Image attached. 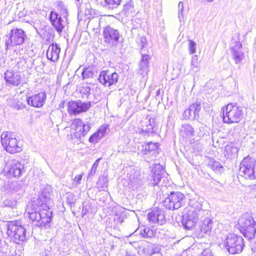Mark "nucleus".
<instances>
[{
	"mask_svg": "<svg viewBox=\"0 0 256 256\" xmlns=\"http://www.w3.org/2000/svg\"><path fill=\"white\" fill-rule=\"evenodd\" d=\"M52 192L50 186H46L42 190L38 198L31 205H28L26 210L33 226L42 227L51 221L52 215V212L50 208L52 203Z\"/></svg>",
	"mask_w": 256,
	"mask_h": 256,
	"instance_id": "nucleus-1",
	"label": "nucleus"
},
{
	"mask_svg": "<svg viewBox=\"0 0 256 256\" xmlns=\"http://www.w3.org/2000/svg\"><path fill=\"white\" fill-rule=\"evenodd\" d=\"M202 206V205L198 200H190V206L185 210L182 218V224L186 229L192 230L195 226L199 216L204 212Z\"/></svg>",
	"mask_w": 256,
	"mask_h": 256,
	"instance_id": "nucleus-2",
	"label": "nucleus"
},
{
	"mask_svg": "<svg viewBox=\"0 0 256 256\" xmlns=\"http://www.w3.org/2000/svg\"><path fill=\"white\" fill-rule=\"evenodd\" d=\"M28 226L22 225L20 222H10L7 224V234L14 242L20 244L28 240L30 234L27 232Z\"/></svg>",
	"mask_w": 256,
	"mask_h": 256,
	"instance_id": "nucleus-3",
	"label": "nucleus"
},
{
	"mask_svg": "<svg viewBox=\"0 0 256 256\" xmlns=\"http://www.w3.org/2000/svg\"><path fill=\"white\" fill-rule=\"evenodd\" d=\"M222 110L223 120L225 123H238L242 119V108L236 103H230L223 107Z\"/></svg>",
	"mask_w": 256,
	"mask_h": 256,
	"instance_id": "nucleus-4",
	"label": "nucleus"
},
{
	"mask_svg": "<svg viewBox=\"0 0 256 256\" xmlns=\"http://www.w3.org/2000/svg\"><path fill=\"white\" fill-rule=\"evenodd\" d=\"M238 224L240 232L244 237L250 240L254 236L256 222L250 214H243L238 219Z\"/></svg>",
	"mask_w": 256,
	"mask_h": 256,
	"instance_id": "nucleus-5",
	"label": "nucleus"
},
{
	"mask_svg": "<svg viewBox=\"0 0 256 256\" xmlns=\"http://www.w3.org/2000/svg\"><path fill=\"white\" fill-rule=\"evenodd\" d=\"M26 38V34L23 30L13 28L4 38L6 50H8L14 46L22 44Z\"/></svg>",
	"mask_w": 256,
	"mask_h": 256,
	"instance_id": "nucleus-6",
	"label": "nucleus"
},
{
	"mask_svg": "<svg viewBox=\"0 0 256 256\" xmlns=\"http://www.w3.org/2000/svg\"><path fill=\"white\" fill-rule=\"evenodd\" d=\"M224 245L230 254H240L244 246V239L241 236L230 234L224 240Z\"/></svg>",
	"mask_w": 256,
	"mask_h": 256,
	"instance_id": "nucleus-7",
	"label": "nucleus"
},
{
	"mask_svg": "<svg viewBox=\"0 0 256 256\" xmlns=\"http://www.w3.org/2000/svg\"><path fill=\"white\" fill-rule=\"evenodd\" d=\"M239 174L246 179L256 178V162L250 157L245 158L241 162Z\"/></svg>",
	"mask_w": 256,
	"mask_h": 256,
	"instance_id": "nucleus-8",
	"label": "nucleus"
},
{
	"mask_svg": "<svg viewBox=\"0 0 256 256\" xmlns=\"http://www.w3.org/2000/svg\"><path fill=\"white\" fill-rule=\"evenodd\" d=\"M71 127V138L72 139H76L78 142H82V138L87 134L91 128L90 124H84L80 118L74 120Z\"/></svg>",
	"mask_w": 256,
	"mask_h": 256,
	"instance_id": "nucleus-9",
	"label": "nucleus"
},
{
	"mask_svg": "<svg viewBox=\"0 0 256 256\" xmlns=\"http://www.w3.org/2000/svg\"><path fill=\"white\" fill-rule=\"evenodd\" d=\"M1 142L4 148L9 153L14 154L22 150L20 142L11 134L3 132L1 134Z\"/></svg>",
	"mask_w": 256,
	"mask_h": 256,
	"instance_id": "nucleus-10",
	"label": "nucleus"
},
{
	"mask_svg": "<svg viewBox=\"0 0 256 256\" xmlns=\"http://www.w3.org/2000/svg\"><path fill=\"white\" fill-rule=\"evenodd\" d=\"M185 196L179 192H171L164 201V205L170 210H176L183 206Z\"/></svg>",
	"mask_w": 256,
	"mask_h": 256,
	"instance_id": "nucleus-11",
	"label": "nucleus"
},
{
	"mask_svg": "<svg viewBox=\"0 0 256 256\" xmlns=\"http://www.w3.org/2000/svg\"><path fill=\"white\" fill-rule=\"evenodd\" d=\"M92 102H82L80 100H72L68 104V112L70 115L77 116L87 112L92 107Z\"/></svg>",
	"mask_w": 256,
	"mask_h": 256,
	"instance_id": "nucleus-12",
	"label": "nucleus"
},
{
	"mask_svg": "<svg viewBox=\"0 0 256 256\" xmlns=\"http://www.w3.org/2000/svg\"><path fill=\"white\" fill-rule=\"evenodd\" d=\"M24 171V165L16 160H11L4 169L6 176L9 178H19Z\"/></svg>",
	"mask_w": 256,
	"mask_h": 256,
	"instance_id": "nucleus-13",
	"label": "nucleus"
},
{
	"mask_svg": "<svg viewBox=\"0 0 256 256\" xmlns=\"http://www.w3.org/2000/svg\"><path fill=\"white\" fill-rule=\"evenodd\" d=\"M104 42L112 46H116L118 42H122V38L117 30L108 26L103 30Z\"/></svg>",
	"mask_w": 256,
	"mask_h": 256,
	"instance_id": "nucleus-14",
	"label": "nucleus"
},
{
	"mask_svg": "<svg viewBox=\"0 0 256 256\" xmlns=\"http://www.w3.org/2000/svg\"><path fill=\"white\" fill-rule=\"evenodd\" d=\"M230 50L232 59L236 64L242 63L244 58V52L242 50V44L240 41L232 40Z\"/></svg>",
	"mask_w": 256,
	"mask_h": 256,
	"instance_id": "nucleus-15",
	"label": "nucleus"
},
{
	"mask_svg": "<svg viewBox=\"0 0 256 256\" xmlns=\"http://www.w3.org/2000/svg\"><path fill=\"white\" fill-rule=\"evenodd\" d=\"M118 74L116 72H112L109 70L102 71L98 78V81L106 86H110L118 82Z\"/></svg>",
	"mask_w": 256,
	"mask_h": 256,
	"instance_id": "nucleus-16",
	"label": "nucleus"
},
{
	"mask_svg": "<svg viewBox=\"0 0 256 256\" xmlns=\"http://www.w3.org/2000/svg\"><path fill=\"white\" fill-rule=\"evenodd\" d=\"M164 170L160 164H155L152 168L151 174L148 177L149 184L153 186H158Z\"/></svg>",
	"mask_w": 256,
	"mask_h": 256,
	"instance_id": "nucleus-17",
	"label": "nucleus"
},
{
	"mask_svg": "<svg viewBox=\"0 0 256 256\" xmlns=\"http://www.w3.org/2000/svg\"><path fill=\"white\" fill-rule=\"evenodd\" d=\"M4 78L6 84L12 86H17L23 84L20 72H14L12 70H8L4 75Z\"/></svg>",
	"mask_w": 256,
	"mask_h": 256,
	"instance_id": "nucleus-18",
	"label": "nucleus"
},
{
	"mask_svg": "<svg viewBox=\"0 0 256 256\" xmlns=\"http://www.w3.org/2000/svg\"><path fill=\"white\" fill-rule=\"evenodd\" d=\"M46 95L44 92H40L38 94L28 96L26 98L28 104L34 108L42 107L46 100Z\"/></svg>",
	"mask_w": 256,
	"mask_h": 256,
	"instance_id": "nucleus-19",
	"label": "nucleus"
},
{
	"mask_svg": "<svg viewBox=\"0 0 256 256\" xmlns=\"http://www.w3.org/2000/svg\"><path fill=\"white\" fill-rule=\"evenodd\" d=\"M212 222V220L209 218H205L196 230L197 236L201 238L204 237L205 235H209L211 232Z\"/></svg>",
	"mask_w": 256,
	"mask_h": 256,
	"instance_id": "nucleus-20",
	"label": "nucleus"
},
{
	"mask_svg": "<svg viewBox=\"0 0 256 256\" xmlns=\"http://www.w3.org/2000/svg\"><path fill=\"white\" fill-rule=\"evenodd\" d=\"M148 221L152 223H157L160 225L166 222V219L163 212L158 208H154L148 214Z\"/></svg>",
	"mask_w": 256,
	"mask_h": 256,
	"instance_id": "nucleus-21",
	"label": "nucleus"
},
{
	"mask_svg": "<svg viewBox=\"0 0 256 256\" xmlns=\"http://www.w3.org/2000/svg\"><path fill=\"white\" fill-rule=\"evenodd\" d=\"M49 19L52 25L54 28L56 32L60 34L65 27V22L58 14L54 11L50 12Z\"/></svg>",
	"mask_w": 256,
	"mask_h": 256,
	"instance_id": "nucleus-22",
	"label": "nucleus"
},
{
	"mask_svg": "<svg viewBox=\"0 0 256 256\" xmlns=\"http://www.w3.org/2000/svg\"><path fill=\"white\" fill-rule=\"evenodd\" d=\"M21 186L18 182L7 181L4 182L1 187V191L5 194H12L20 188Z\"/></svg>",
	"mask_w": 256,
	"mask_h": 256,
	"instance_id": "nucleus-23",
	"label": "nucleus"
},
{
	"mask_svg": "<svg viewBox=\"0 0 256 256\" xmlns=\"http://www.w3.org/2000/svg\"><path fill=\"white\" fill-rule=\"evenodd\" d=\"M60 48L56 43L50 44L47 50L46 57L48 60L56 62L60 57Z\"/></svg>",
	"mask_w": 256,
	"mask_h": 256,
	"instance_id": "nucleus-24",
	"label": "nucleus"
},
{
	"mask_svg": "<svg viewBox=\"0 0 256 256\" xmlns=\"http://www.w3.org/2000/svg\"><path fill=\"white\" fill-rule=\"evenodd\" d=\"M140 169L138 167H130L129 180L134 186L141 185L142 180H141Z\"/></svg>",
	"mask_w": 256,
	"mask_h": 256,
	"instance_id": "nucleus-25",
	"label": "nucleus"
},
{
	"mask_svg": "<svg viewBox=\"0 0 256 256\" xmlns=\"http://www.w3.org/2000/svg\"><path fill=\"white\" fill-rule=\"evenodd\" d=\"M142 55V60L140 63L138 73L142 76V78H144L146 76L148 72V60L150 58L149 55L146 54L142 53V51H140Z\"/></svg>",
	"mask_w": 256,
	"mask_h": 256,
	"instance_id": "nucleus-26",
	"label": "nucleus"
},
{
	"mask_svg": "<svg viewBox=\"0 0 256 256\" xmlns=\"http://www.w3.org/2000/svg\"><path fill=\"white\" fill-rule=\"evenodd\" d=\"M160 248L159 246H154L151 243H147L143 247V251L146 255L152 256L154 254H158Z\"/></svg>",
	"mask_w": 256,
	"mask_h": 256,
	"instance_id": "nucleus-27",
	"label": "nucleus"
},
{
	"mask_svg": "<svg viewBox=\"0 0 256 256\" xmlns=\"http://www.w3.org/2000/svg\"><path fill=\"white\" fill-rule=\"evenodd\" d=\"M180 132L182 136L190 138L194 135V130L190 124H184L182 126Z\"/></svg>",
	"mask_w": 256,
	"mask_h": 256,
	"instance_id": "nucleus-28",
	"label": "nucleus"
},
{
	"mask_svg": "<svg viewBox=\"0 0 256 256\" xmlns=\"http://www.w3.org/2000/svg\"><path fill=\"white\" fill-rule=\"evenodd\" d=\"M208 166L216 173L220 174L224 170V168L221 164L212 158L210 159Z\"/></svg>",
	"mask_w": 256,
	"mask_h": 256,
	"instance_id": "nucleus-29",
	"label": "nucleus"
},
{
	"mask_svg": "<svg viewBox=\"0 0 256 256\" xmlns=\"http://www.w3.org/2000/svg\"><path fill=\"white\" fill-rule=\"evenodd\" d=\"M145 123L144 125L142 126V130L143 132L149 134H152L154 126V122L153 119L150 118L146 120V121L144 122Z\"/></svg>",
	"mask_w": 256,
	"mask_h": 256,
	"instance_id": "nucleus-30",
	"label": "nucleus"
},
{
	"mask_svg": "<svg viewBox=\"0 0 256 256\" xmlns=\"http://www.w3.org/2000/svg\"><path fill=\"white\" fill-rule=\"evenodd\" d=\"M108 186V180L107 178L102 176L99 178L97 183L96 188L99 191L106 190Z\"/></svg>",
	"mask_w": 256,
	"mask_h": 256,
	"instance_id": "nucleus-31",
	"label": "nucleus"
},
{
	"mask_svg": "<svg viewBox=\"0 0 256 256\" xmlns=\"http://www.w3.org/2000/svg\"><path fill=\"white\" fill-rule=\"evenodd\" d=\"M238 152L236 147L231 144L226 145L224 148V154L227 158H232V157Z\"/></svg>",
	"mask_w": 256,
	"mask_h": 256,
	"instance_id": "nucleus-32",
	"label": "nucleus"
},
{
	"mask_svg": "<svg viewBox=\"0 0 256 256\" xmlns=\"http://www.w3.org/2000/svg\"><path fill=\"white\" fill-rule=\"evenodd\" d=\"M156 229H150V228H144L142 230H140V232L142 238H149L156 236Z\"/></svg>",
	"mask_w": 256,
	"mask_h": 256,
	"instance_id": "nucleus-33",
	"label": "nucleus"
},
{
	"mask_svg": "<svg viewBox=\"0 0 256 256\" xmlns=\"http://www.w3.org/2000/svg\"><path fill=\"white\" fill-rule=\"evenodd\" d=\"M182 116L183 118L186 120H193L196 118V115L190 106L188 109L184 112Z\"/></svg>",
	"mask_w": 256,
	"mask_h": 256,
	"instance_id": "nucleus-34",
	"label": "nucleus"
},
{
	"mask_svg": "<svg viewBox=\"0 0 256 256\" xmlns=\"http://www.w3.org/2000/svg\"><path fill=\"white\" fill-rule=\"evenodd\" d=\"M121 0H105V6L109 9H113L120 4Z\"/></svg>",
	"mask_w": 256,
	"mask_h": 256,
	"instance_id": "nucleus-35",
	"label": "nucleus"
},
{
	"mask_svg": "<svg viewBox=\"0 0 256 256\" xmlns=\"http://www.w3.org/2000/svg\"><path fill=\"white\" fill-rule=\"evenodd\" d=\"M67 194L66 202L70 207H72L77 200L76 196L74 194L70 192H68Z\"/></svg>",
	"mask_w": 256,
	"mask_h": 256,
	"instance_id": "nucleus-36",
	"label": "nucleus"
},
{
	"mask_svg": "<svg viewBox=\"0 0 256 256\" xmlns=\"http://www.w3.org/2000/svg\"><path fill=\"white\" fill-rule=\"evenodd\" d=\"M102 138V134H100L98 130L90 137L88 140L90 142L96 143L97 142Z\"/></svg>",
	"mask_w": 256,
	"mask_h": 256,
	"instance_id": "nucleus-37",
	"label": "nucleus"
},
{
	"mask_svg": "<svg viewBox=\"0 0 256 256\" xmlns=\"http://www.w3.org/2000/svg\"><path fill=\"white\" fill-rule=\"evenodd\" d=\"M192 68L195 72L198 70L199 64L198 62V58L196 55L192 56L191 61Z\"/></svg>",
	"mask_w": 256,
	"mask_h": 256,
	"instance_id": "nucleus-38",
	"label": "nucleus"
},
{
	"mask_svg": "<svg viewBox=\"0 0 256 256\" xmlns=\"http://www.w3.org/2000/svg\"><path fill=\"white\" fill-rule=\"evenodd\" d=\"M101 159V158H98L95 161V162H94L92 166L90 172L88 174V177L92 176L96 174L98 166L99 164V163Z\"/></svg>",
	"mask_w": 256,
	"mask_h": 256,
	"instance_id": "nucleus-39",
	"label": "nucleus"
},
{
	"mask_svg": "<svg viewBox=\"0 0 256 256\" xmlns=\"http://www.w3.org/2000/svg\"><path fill=\"white\" fill-rule=\"evenodd\" d=\"M94 73L90 68H86L82 72V76L84 79L92 78Z\"/></svg>",
	"mask_w": 256,
	"mask_h": 256,
	"instance_id": "nucleus-40",
	"label": "nucleus"
},
{
	"mask_svg": "<svg viewBox=\"0 0 256 256\" xmlns=\"http://www.w3.org/2000/svg\"><path fill=\"white\" fill-rule=\"evenodd\" d=\"M190 107L192 109V112H194L195 114L198 116V112L201 110L200 102H196L190 106Z\"/></svg>",
	"mask_w": 256,
	"mask_h": 256,
	"instance_id": "nucleus-41",
	"label": "nucleus"
},
{
	"mask_svg": "<svg viewBox=\"0 0 256 256\" xmlns=\"http://www.w3.org/2000/svg\"><path fill=\"white\" fill-rule=\"evenodd\" d=\"M188 50L190 54H194L196 52V44L192 40H188Z\"/></svg>",
	"mask_w": 256,
	"mask_h": 256,
	"instance_id": "nucleus-42",
	"label": "nucleus"
},
{
	"mask_svg": "<svg viewBox=\"0 0 256 256\" xmlns=\"http://www.w3.org/2000/svg\"><path fill=\"white\" fill-rule=\"evenodd\" d=\"M158 146L157 143L150 142L146 144V147H148L150 148V152L154 154L156 152V150H157Z\"/></svg>",
	"mask_w": 256,
	"mask_h": 256,
	"instance_id": "nucleus-43",
	"label": "nucleus"
},
{
	"mask_svg": "<svg viewBox=\"0 0 256 256\" xmlns=\"http://www.w3.org/2000/svg\"><path fill=\"white\" fill-rule=\"evenodd\" d=\"M80 93L82 95H86V98L90 94V88L89 86H82L80 90Z\"/></svg>",
	"mask_w": 256,
	"mask_h": 256,
	"instance_id": "nucleus-44",
	"label": "nucleus"
},
{
	"mask_svg": "<svg viewBox=\"0 0 256 256\" xmlns=\"http://www.w3.org/2000/svg\"><path fill=\"white\" fill-rule=\"evenodd\" d=\"M108 125H104L98 130V131L99 132L100 134H102V137H103L104 136V134L106 133L107 130H108Z\"/></svg>",
	"mask_w": 256,
	"mask_h": 256,
	"instance_id": "nucleus-45",
	"label": "nucleus"
},
{
	"mask_svg": "<svg viewBox=\"0 0 256 256\" xmlns=\"http://www.w3.org/2000/svg\"><path fill=\"white\" fill-rule=\"evenodd\" d=\"M94 11L91 8H86L85 10V14L86 16V18H90L91 17H94Z\"/></svg>",
	"mask_w": 256,
	"mask_h": 256,
	"instance_id": "nucleus-46",
	"label": "nucleus"
},
{
	"mask_svg": "<svg viewBox=\"0 0 256 256\" xmlns=\"http://www.w3.org/2000/svg\"><path fill=\"white\" fill-rule=\"evenodd\" d=\"M90 208V206L89 204H84L82 208V216H83L84 215H86L89 212V210Z\"/></svg>",
	"mask_w": 256,
	"mask_h": 256,
	"instance_id": "nucleus-47",
	"label": "nucleus"
},
{
	"mask_svg": "<svg viewBox=\"0 0 256 256\" xmlns=\"http://www.w3.org/2000/svg\"><path fill=\"white\" fill-rule=\"evenodd\" d=\"M82 178V174H80L78 175H77L75 176L74 180V186H78L79 184H80V181Z\"/></svg>",
	"mask_w": 256,
	"mask_h": 256,
	"instance_id": "nucleus-48",
	"label": "nucleus"
},
{
	"mask_svg": "<svg viewBox=\"0 0 256 256\" xmlns=\"http://www.w3.org/2000/svg\"><path fill=\"white\" fill-rule=\"evenodd\" d=\"M143 148L142 150V152L144 154H147L148 153H150V148L148 147H146V144H145V145H142Z\"/></svg>",
	"mask_w": 256,
	"mask_h": 256,
	"instance_id": "nucleus-49",
	"label": "nucleus"
},
{
	"mask_svg": "<svg viewBox=\"0 0 256 256\" xmlns=\"http://www.w3.org/2000/svg\"><path fill=\"white\" fill-rule=\"evenodd\" d=\"M4 204L6 206L12 207L14 205V202L10 200H6L3 202Z\"/></svg>",
	"mask_w": 256,
	"mask_h": 256,
	"instance_id": "nucleus-50",
	"label": "nucleus"
},
{
	"mask_svg": "<svg viewBox=\"0 0 256 256\" xmlns=\"http://www.w3.org/2000/svg\"><path fill=\"white\" fill-rule=\"evenodd\" d=\"M140 42H141V45H142V48H141V51L144 52V48L145 46L147 44L146 39L144 37H142L140 39Z\"/></svg>",
	"mask_w": 256,
	"mask_h": 256,
	"instance_id": "nucleus-51",
	"label": "nucleus"
},
{
	"mask_svg": "<svg viewBox=\"0 0 256 256\" xmlns=\"http://www.w3.org/2000/svg\"><path fill=\"white\" fill-rule=\"evenodd\" d=\"M201 256H212L210 251L207 249L204 250L201 254Z\"/></svg>",
	"mask_w": 256,
	"mask_h": 256,
	"instance_id": "nucleus-52",
	"label": "nucleus"
},
{
	"mask_svg": "<svg viewBox=\"0 0 256 256\" xmlns=\"http://www.w3.org/2000/svg\"><path fill=\"white\" fill-rule=\"evenodd\" d=\"M178 8L179 10L178 14L180 15V14H182V10H183V8H184L183 3L182 2H179L178 5Z\"/></svg>",
	"mask_w": 256,
	"mask_h": 256,
	"instance_id": "nucleus-53",
	"label": "nucleus"
},
{
	"mask_svg": "<svg viewBox=\"0 0 256 256\" xmlns=\"http://www.w3.org/2000/svg\"><path fill=\"white\" fill-rule=\"evenodd\" d=\"M204 128L203 127H201L200 128V132H198V136L200 137L204 135Z\"/></svg>",
	"mask_w": 256,
	"mask_h": 256,
	"instance_id": "nucleus-54",
	"label": "nucleus"
},
{
	"mask_svg": "<svg viewBox=\"0 0 256 256\" xmlns=\"http://www.w3.org/2000/svg\"><path fill=\"white\" fill-rule=\"evenodd\" d=\"M252 251L256 253V241H255L252 245Z\"/></svg>",
	"mask_w": 256,
	"mask_h": 256,
	"instance_id": "nucleus-55",
	"label": "nucleus"
},
{
	"mask_svg": "<svg viewBox=\"0 0 256 256\" xmlns=\"http://www.w3.org/2000/svg\"><path fill=\"white\" fill-rule=\"evenodd\" d=\"M137 90V88L131 89L130 92L129 91V93H130L132 96H133L135 94H136Z\"/></svg>",
	"mask_w": 256,
	"mask_h": 256,
	"instance_id": "nucleus-56",
	"label": "nucleus"
},
{
	"mask_svg": "<svg viewBox=\"0 0 256 256\" xmlns=\"http://www.w3.org/2000/svg\"><path fill=\"white\" fill-rule=\"evenodd\" d=\"M42 256H50L49 252L44 250L42 254Z\"/></svg>",
	"mask_w": 256,
	"mask_h": 256,
	"instance_id": "nucleus-57",
	"label": "nucleus"
},
{
	"mask_svg": "<svg viewBox=\"0 0 256 256\" xmlns=\"http://www.w3.org/2000/svg\"><path fill=\"white\" fill-rule=\"evenodd\" d=\"M6 256H20V255L17 254L16 251L12 252L10 254H8Z\"/></svg>",
	"mask_w": 256,
	"mask_h": 256,
	"instance_id": "nucleus-58",
	"label": "nucleus"
},
{
	"mask_svg": "<svg viewBox=\"0 0 256 256\" xmlns=\"http://www.w3.org/2000/svg\"><path fill=\"white\" fill-rule=\"evenodd\" d=\"M138 233V230H136L134 231L132 234L129 235V237L132 236L134 234L136 235Z\"/></svg>",
	"mask_w": 256,
	"mask_h": 256,
	"instance_id": "nucleus-59",
	"label": "nucleus"
},
{
	"mask_svg": "<svg viewBox=\"0 0 256 256\" xmlns=\"http://www.w3.org/2000/svg\"><path fill=\"white\" fill-rule=\"evenodd\" d=\"M129 216L134 217L135 216H136V214H135L134 211H132V214H129Z\"/></svg>",
	"mask_w": 256,
	"mask_h": 256,
	"instance_id": "nucleus-60",
	"label": "nucleus"
},
{
	"mask_svg": "<svg viewBox=\"0 0 256 256\" xmlns=\"http://www.w3.org/2000/svg\"><path fill=\"white\" fill-rule=\"evenodd\" d=\"M205 0L208 2H212V1H214V0Z\"/></svg>",
	"mask_w": 256,
	"mask_h": 256,
	"instance_id": "nucleus-61",
	"label": "nucleus"
},
{
	"mask_svg": "<svg viewBox=\"0 0 256 256\" xmlns=\"http://www.w3.org/2000/svg\"><path fill=\"white\" fill-rule=\"evenodd\" d=\"M160 90H157V92H156V94H157V95H158V94L160 93Z\"/></svg>",
	"mask_w": 256,
	"mask_h": 256,
	"instance_id": "nucleus-62",
	"label": "nucleus"
},
{
	"mask_svg": "<svg viewBox=\"0 0 256 256\" xmlns=\"http://www.w3.org/2000/svg\"><path fill=\"white\" fill-rule=\"evenodd\" d=\"M120 220L121 222H123V220L122 219L120 218Z\"/></svg>",
	"mask_w": 256,
	"mask_h": 256,
	"instance_id": "nucleus-63",
	"label": "nucleus"
},
{
	"mask_svg": "<svg viewBox=\"0 0 256 256\" xmlns=\"http://www.w3.org/2000/svg\"><path fill=\"white\" fill-rule=\"evenodd\" d=\"M129 243L130 244V246H134L132 244V242H130Z\"/></svg>",
	"mask_w": 256,
	"mask_h": 256,
	"instance_id": "nucleus-64",
	"label": "nucleus"
}]
</instances>
